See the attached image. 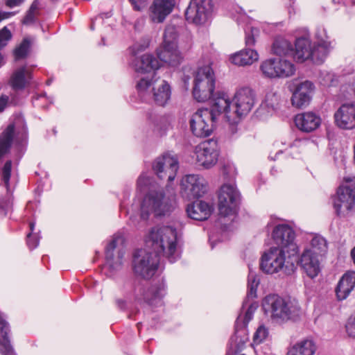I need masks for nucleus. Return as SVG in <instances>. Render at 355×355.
<instances>
[{
  "mask_svg": "<svg viewBox=\"0 0 355 355\" xmlns=\"http://www.w3.org/2000/svg\"><path fill=\"white\" fill-rule=\"evenodd\" d=\"M137 186L140 189L146 187L148 190L141 206V217L143 219H148L150 214L156 216H164L174 209L173 200L166 196L163 188L148 177L141 175L137 180Z\"/></svg>",
  "mask_w": 355,
  "mask_h": 355,
  "instance_id": "obj_1",
  "label": "nucleus"
},
{
  "mask_svg": "<svg viewBox=\"0 0 355 355\" xmlns=\"http://www.w3.org/2000/svg\"><path fill=\"white\" fill-rule=\"evenodd\" d=\"M146 243L157 255L166 257L171 263L180 257L178 252L177 231L170 226L153 227L146 238Z\"/></svg>",
  "mask_w": 355,
  "mask_h": 355,
  "instance_id": "obj_2",
  "label": "nucleus"
},
{
  "mask_svg": "<svg viewBox=\"0 0 355 355\" xmlns=\"http://www.w3.org/2000/svg\"><path fill=\"white\" fill-rule=\"evenodd\" d=\"M262 308L266 314L273 320L287 321L297 317L300 313L298 302L291 298H283L277 295L265 297Z\"/></svg>",
  "mask_w": 355,
  "mask_h": 355,
  "instance_id": "obj_3",
  "label": "nucleus"
},
{
  "mask_svg": "<svg viewBox=\"0 0 355 355\" xmlns=\"http://www.w3.org/2000/svg\"><path fill=\"white\" fill-rule=\"evenodd\" d=\"M284 249L272 247L261 256L260 260V269L266 274H275L281 270L290 274L294 272L295 266L292 260V253H288L286 259Z\"/></svg>",
  "mask_w": 355,
  "mask_h": 355,
  "instance_id": "obj_4",
  "label": "nucleus"
},
{
  "mask_svg": "<svg viewBox=\"0 0 355 355\" xmlns=\"http://www.w3.org/2000/svg\"><path fill=\"white\" fill-rule=\"evenodd\" d=\"M178 32L175 26L168 25L164 31L162 47L157 51L159 59L171 67L178 66L183 58L177 45Z\"/></svg>",
  "mask_w": 355,
  "mask_h": 355,
  "instance_id": "obj_5",
  "label": "nucleus"
},
{
  "mask_svg": "<svg viewBox=\"0 0 355 355\" xmlns=\"http://www.w3.org/2000/svg\"><path fill=\"white\" fill-rule=\"evenodd\" d=\"M159 257L153 252L146 249L135 250L132 258L134 273L143 279H150L158 269Z\"/></svg>",
  "mask_w": 355,
  "mask_h": 355,
  "instance_id": "obj_6",
  "label": "nucleus"
},
{
  "mask_svg": "<svg viewBox=\"0 0 355 355\" xmlns=\"http://www.w3.org/2000/svg\"><path fill=\"white\" fill-rule=\"evenodd\" d=\"M215 77L212 68L204 66L198 69L193 88V96L198 102H205L214 96Z\"/></svg>",
  "mask_w": 355,
  "mask_h": 355,
  "instance_id": "obj_7",
  "label": "nucleus"
},
{
  "mask_svg": "<svg viewBox=\"0 0 355 355\" xmlns=\"http://www.w3.org/2000/svg\"><path fill=\"white\" fill-rule=\"evenodd\" d=\"M332 200L336 214L339 217L347 216L355 206V178L346 186L340 187Z\"/></svg>",
  "mask_w": 355,
  "mask_h": 355,
  "instance_id": "obj_8",
  "label": "nucleus"
},
{
  "mask_svg": "<svg viewBox=\"0 0 355 355\" xmlns=\"http://www.w3.org/2000/svg\"><path fill=\"white\" fill-rule=\"evenodd\" d=\"M134 293L137 298L143 300L151 306L162 304V299L166 294V285L163 281L153 284L148 282H138L135 286Z\"/></svg>",
  "mask_w": 355,
  "mask_h": 355,
  "instance_id": "obj_9",
  "label": "nucleus"
},
{
  "mask_svg": "<svg viewBox=\"0 0 355 355\" xmlns=\"http://www.w3.org/2000/svg\"><path fill=\"white\" fill-rule=\"evenodd\" d=\"M260 70L265 78H286L295 73V67L293 63L286 59L270 58L261 62Z\"/></svg>",
  "mask_w": 355,
  "mask_h": 355,
  "instance_id": "obj_10",
  "label": "nucleus"
},
{
  "mask_svg": "<svg viewBox=\"0 0 355 355\" xmlns=\"http://www.w3.org/2000/svg\"><path fill=\"white\" fill-rule=\"evenodd\" d=\"M240 201V193L232 184H223L218 194V211L220 216L227 217L236 213Z\"/></svg>",
  "mask_w": 355,
  "mask_h": 355,
  "instance_id": "obj_11",
  "label": "nucleus"
},
{
  "mask_svg": "<svg viewBox=\"0 0 355 355\" xmlns=\"http://www.w3.org/2000/svg\"><path fill=\"white\" fill-rule=\"evenodd\" d=\"M259 33L257 28L250 27L245 30V45L248 48L241 50L230 58L232 63L239 66L250 65L259 59L257 52L251 49L255 43V37Z\"/></svg>",
  "mask_w": 355,
  "mask_h": 355,
  "instance_id": "obj_12",
  "label": "nucleus"
},
{
  "mask_svg": "<svg viewBox=\"0 0 355 355\" xmlns=\"http://www.w3.org/2000/svg\"><path fill=\"white\" fill-rule=\"evenodd\" d=\"M211 114L209 112V108H202L192 115L189 123L194 135L198 137H205L211 135L217 121Z\"/></svg>",
  "mask_w": 355,
  "mask_h": 355,
  "instance_id": "obj_13",
  "label": "nucleus"
},
{
  "mask_svg": "<svg viewBox=\"0 0 355 355\" xmlns=\"http://www.w3.org/2000/svg\"><path fill=\"white\" fill-rule=\"evenodd\" d=\"M295 232L288 225L280 224L275 227L272 233L274 242L279 249H284L287 253L295 255L298 252V247L294 242Z\"/></svg>",
  "mask_w": 355,
  "mask_h": 355,
  "instance_id": "obj_14",
  "label": "nucleus"
},
{
  "mask_svg": "<svg viewBox=\"0 0 355 355\" xmlns=\"http://www.w3.org/2000/svg\"><path fill=\"white\" fill-rule=\"evenodd\" d=\"M196 159L199 165L205 168L214 166L218 158V142L214 139H208L197 146L196 148Z\"/></svg>",
  "mask_w": 355,
  "mask_h": 355,
  "instance_id": "obj_15",
  "label": "nucleus"
},
{
  "mask_svg": "<svg viewBox=\"0 0 355 355\" xmlns=\"http://www.w3.org/2000/svg\"><path fill=\"white\" fill-rule=\"evenodd\" d=\"M206 183L200 175H187L181 182V194L189 200L200 198L206 192Z\"/></svg>",
  "mask_w": 355,
  "mask_h": 355,
  "instance_id": "obj_16",
  "label": "nucleus"
},
{
  "mask_svg": "<svg viewBox=\"0 0 355 355\" xmlns=\"http://www.w3.org/2000/svg\"><path fill=\"white\" fill-rule=\"evenodd\" d=\"M178 168V159L168 154L157 157L153 164L157 177L161 180L167 179L169 182L175 179Z\"/></svg>",
  "mask_w": 355,
  "mask_h": 355,
  "instance_id": "obj_17",
  "label": "nucleus"
},
{
  "mask_svg": "<svg viewBox=\"0 0 355 355\" xmlns=\"http://www.w3.org/2000/svg\"><path fill=\"white\" fill-rule=\"evenodd\" d=\"M210 0H191L185 11L187 21L196 24H201L206 21L209 13Z\"/></svg>",
  "mask_w": 355,
  "mask_h": 355,
  "instance_id": "obj_18",
  "label": "nucleus"
},
{
  "mask_svg": "<svg viewBox=\"0 0 355 355\" xmlns=\"http://www.w3.org/2000/svg\"><path fill=\"white\" fill-rule=\"evenodd\" d=\"M175 0H153L148 10L150 20L155 24L163 23L172 12Z\"/></svg>",
  "mask_w": 355,
  "mask_h": 355,
  "instance_id": "obj_19",
  "label": "nucleus"
},
{
  "mask_svg": "<svg viewBox=\"0 0 355 355\" xmlns=\"http://www.w3.org/2000/svg\"><path fill=\"white\" fill-rule=\"evenodd\" d=\"M254 98L255 94L251 88L245 87L238 89L234 95L235 113L239 116L247 114L254 106Z\"/></svg>",
  "mask_w": 355,
  "mask_h": 355,
  "instance_id": "obj_20",
  "label": "nucleus"
},
{
  "mask_svg": "<svg viewBox=\"0 0 355 355\" xmlns=\"http://www.w3.org/2000/svg\"><path fill=\"white\" fill-rule=\"evenodd\" d=\"M315 90L314 84L309 80L299 83L291 97L292 105L297 108L306 107L311 102Z\"/></svg>",
  "mask_w": 355,
  "mask_h": 355,
  "instance_id": "obj_21",
  "label": "nucleus"
},
{
  "mask_svg": "<svg viewBox=\"0 0 355 355\" xmlns=\"http://www.w3.org/2000/svg\"><path fill=\"white\" fill-rule=\"evenodd\" d=\"M231 98L225 92H217L213 96V103L209 109L213 118L218 121L219 117L223 116L227 121H230Z\"/></svg>",
  "mask_w": 355,
  "mask_h": 355,
  "instance_id": "obj_22",
  "label": "nucleus"
},
{
  "mask_svg": "<svg viewBox=\"0 0 355 355\" xmlns=\"http://www.w3.org/2000/svg\"><path fill=\"white\" fill-rule=\"evenodd\" d=\"M131 66L137 76L139 74L155 75L159 68V60L151 54H144L140 58H135Z\"/></svg>",
  "mask_w": 355,
  "mask_h": 355,
  "instance_id": "obj_23",
  "label": "nucleus"
},
{
  "mask_svg": "<svg viewBox=\"0 0 355 355\" xmlns=\"http://www.w3.org/2000/svg\"><path fill=\"white\" fill-rule=\"evenodd\" d=\"M336 125L343 129H353L355 128V104L344 103L334 114Z\"/></svg>",
  "mask_w": 355,
  "mask_h": 355,
  "instance_id": "obj_24",
  "label": "nucleus"
},
{
  "mask_svg": "<svg viewBox=\"0 0 355 355\" xmlns=\"http://www.w3.org/2000/svg\"><path fill=\"white\" fill-rule=\"evenodd\" d=\"M123 243V238L122 236H114L105 248L106 264L108 265L111 269L117 270L122 265L125 251L123 249H119L117 258L115 261L114 260V251L119 247V244L122 245Z\"/></svg>",
  "mask_w": 355,
  "mask_h": 355,
  "instance_id": "obj_25",
  "label": "nucleus"
},
{
  "mask_svg": "<svg viewBox=\"0 0 355 355\" xmlns=\"http://www.w3.org/2000/svg\"><path fill=\"white\" fill-rule=\"evenodd\" d=\"M297 128L305 132H311L316 130L321 123L320 117L312 112L298 114L295 116Z\"/></svg>",
  "mask_w": 355,
  "mask_h": 355,
  "instance_id": "obj_26",
  "label": "nucleus"
},
{
  "mask_svg": "<svg viewBox=\"0 0 355 355\" xmlns=\"http://www.w3.org/2000/svg\"><path fill=\"white\" fill-rule=\"evenodd\" d=\"M136 81V91L137 96L142 102L148 103L152 101L153 85L156 82L155 75H145L144 77L139 78Z\"/></svg>",
  "mask_w": 355,
  "mask_h": 355,
  "instance_id": "obj_27",
  "label": "nucleus"
},
{
  "mask_svg": "<svg viewBox=\"0 0 355 355\" xmlns=\"http://www.w3.org/2000/svg\"><path fill=\"white\" fill-rule=\"evenodd\" d=\"M318 255L313 254L311 251H304L299 259L300 264L307 276L313 279L320 272V264Z\"/></svg>",
  "mask_w": 355,
  "mask_h": 355,
  "instance_id": "obj_28",
  "label": "nucleus"
},
{
  "mask_svg": "<svg viewBox=\"0 0 355 355\" xmlns=\"http://www.w3.org/2000/svg\"><path fill=\"white\" fill-rule=\"evenodd\" d=\"M213 210V207L211 205L202 200L188 205L186 209L188 216L196 220L208 219Z\"/></svg>",
  "mask_w": 355,
  "mask_h": 355,
  "instance_id": "obj_29",
  "label": "nucleus"
},
{
  "mask_svg": "<svg viewBox=\"0 0 355 355\" xmlns=\"http://www.w3.org/2000/svg\"><path fill=\"white\" fill-rule=\"evenodd\" d=\"M355 287V272L345 273L336 288L337 299L340 301L345 300Z\"/></svg>",
  "mask_w": 355,
  "mask_h": 355,
  "instance_id": "obj_30",
  "label": "nucleus"
},
{
  "mask_svg": "<svg viewBox=\"0 0 355 355\" xmlns=\"http://www.w3.org/2000/svg\"><path fill=\"white\" fill-rule=\"evenodd\" d=\"M152 100L159 106H164L169 101L171 96V86L167 81L162 80L153 88Z\"/></svg>",
  "mask_w": 355,
  "mask_h": 355,
  "instance_id": "obj_31",
  "label": "nucleus"
},
{
  "mask_svg": "<svg viewBox=\"0 0 355 355\" xmlns=\"http://www.w3.org/2000/svg\"><path fill=\"white\" fill-rule=\"evenodd\" d=\"M313 46L309 38L305 37L297 38L295 41V49H293V57L300 62L309 60L311 55L310 52Z\"/></svg>",
  "mask_w": 355,
  "mask_h": 355,
  "instance_id": "obj_32",
  "label": "nucleus"
},
{
  "mask_svg": "<svg viewBox=\"0 0 355 355\" xmlns=\"http://www.w3.org/2000/svg\"><path fill=\"white\" fill-rule=\"evenodd\" d=\"M9 331L8 323L0 313V353L2 355H16L8 336Z\"/></svg>",
  "mask_w": 355,
  "mask_h": 355,
  "instance_id": "obj_33",
  "label": "nucleus"
},
{
  "mask_svg": "<svg viewBox=\"0 0 355 355\" xmlns=\"http://www.w3.org/2000/svg\"><path fill=\"white\" fill-rule=\"evenodd\" d=\"M316 349L313 340L305 339L289 348L286 355H314Z\"/></svg>",
  "mask_w": 355,
  "mask_h": 355,
  "instance_id": "obj_34",
  "label": "nucleus"
},
{
  "mask_svg": "<svg viewBox=\"0 0 355 355\" xmlns=\"http://www.w3.org/2000/svg\"><path fill=\"white\" fill-rule=\"evenodd\" d=\"M15 135V125L9 124L0 133V160L10 152Z\"/></svg>",
  "mask_w": 355,
  "mask_h": 355,
  "instance_id": "obj_35",
  "label": "nucleus"
},
{
  "mask_svg": "<svg viewBox=\"0 0 355 355\" xmlns=\"http://www.w3.org/2000/svg\"><path fill=\"white\" fill-rule=\"evenodd\" d=\"M272 52L277 56H293V46L291 42L283 38L277 37L272 46Z\"/></svg>",
  "mask_w": 355,
  "mask_h": 355,
  "instance_id": "obj_36",
  "label": "nucleus"
},
{
  "mask_svg": "<svg viewBox=\"0 0 355 355\" xmlns=\"http://www.w3.org/2000/svg\"><path fill=\"white\" fill-rule=\"evenodd\" d=\"M26 76L28 78H31V73L27 71L26 67L17 69L10 77V86L15 90L23 89L27 83Z\"/></svg>",
  "mask_w": 355,
  "mask_h": 355,
  "instance_id": "obj_37",
  "label": "nucleus"
},
{
  "mask_svg": "<svg viewBox=\"0 0 355 355\" xmlns=\"http://www.w3.org/2000/svg\"><path fill=\"white\" fill-rule=\"evenodd\" d=\"M329 46L330 43L324 40H321L318 44H314L309 59L315 64H321L328 54Z\"/></svg>",
  "mask_w": 355,
  "mask_h": 355,
  "instance_id": "obj_38",
  "label": "nucleus"
},
{
  "mask_svg": "<svg viewBox=\"0 0 355 355\" xmlns=\"http://www.w3.org/2000/svg\"><path fill=\"white\" fill-rule=\"evenodd\" d=\"M304 251H311L315 255L322 256L327 251V241L320 236H315L311 239V248L304 250Z\"/></svg>",
  "mask_w": 355,
  "mask_h": 355,
  "instance_id": "obj_39",
  "label": "nucleus"
},
{
  "mask_svg": "<svg viewBox=\"0 0 355 355\" xmlns=\"http://www.w3.org/2000/svg\"><path fill=\"white\" fill-rule=\"evenodd\" d=\"M40 1L39 0H34L29 9L26 12L25 16L21 20V23L24 25L28 26L34 24L37 16L40 15Z\"/></svg>",
  "mask_w": 355,
  "mask_h": 355,
  "instance_id": "obj_40",
  "label": "nucleus"
},
{
  "mask_svg": "<svg viewBox=\"0 0 355 355\" xmlns=\"http://www.w3.org/2000/svg\"><path fill=\"white\" fill-rule=\"evenodd\" d=\"M258 305L257 303H250L245 311L244 316H242L241 314L238 316L236 320V329H237L240 326L246 327L248 325V322L252 320L254 313Z\"/></svg>",
  "mask_w": 355,
  "mask_h": 355,
  "instance_id": "obj_41",
  "label": "nucleus"
},
{
  "mask_svg": "<svg viewBox=\"0 0 355 355\" xmlns=\"http://www.w3.org/2000/svg\"><path fill=\"white\" fill-rule=\"evenodd\" d=\"M31 42L29 38L25 37L18 46L14 50V55L16 60L25 58L30 51Z\"/></svg>",
  "mask_w": 355,
  "mask_h": 355,
  "instance_id": "obj_42",
  "label": "nucleus"
},
{
  "mask_svg": "<svg viewBox=\"0 0 355 355\" xmlns=\"http://www.w3.org/2000/svg\"><path fill=\"white\" fill-rule=\"evenodd\" d=\"M259 284V279L256 274L252 271L249 267V275L248 279V291L247 294L248 298H254L257 296V289Z\"/></svg>",
  "mask_w": 355,
  "mask_h": 355,
  "instance_id": "obj_43",
  "label": "nucleus"
},
{
  "mask_svg": "<svg viewBox=\"0 0 355 355\" xmlns=\"http://www.w3.org/2000/svg\"><path fill=\"white\" fill-rule=\"evenodd\" d=\"M12 211V198L10 194L5 198H0V216H6Z\"/></svg>",
  "mask_w": 355,
  "mask_h": 355,
  "instance_id": "obj_44",
  "label": "nucleus"
},
{
  "mask_svg": "<svg viewBox=\"0 0 355 355\" xmlns=\"http://www.w3.org/2000/svg\"><path fill=\"white\" fill-rule=\"evenodd\" d=\"M12 161L8 160L4 164L1 170L2 180L6 186L7 191L10 186V179L11 176Z\"/></svg>",
  "mask_w": 355,
  "mask_h": 355,
  "instance_id": "obj_45",
  "label": "nucleus"
},
{
  "mask_svg": "<svg viewBox=\"0 0 355 355\" xmlns=\"http://www.w3.org/2000/svg\"><path fill=\"white\" fill-rule=\"evenodd\" d=\"M35 228V223H30L31 232L27 234L26 243L31 250H33L37 247L40 238L37 234H33Z\"/></svg>",
  "mask_w": 355,
  "mask_h": 355,
  "instance_id": "obj_46",
  "label": "nucleus"
},
{
  "mask_svg": "<svg viewBox=\"0 0 355 355\" xmlns=\"http://www.w3.org/2000/svg\"><path fill=\"white\" fill-rule=\"evenodd\" d=\"M280 102V96L276 92H268L265 98V103L268 107L275 110Z\"/></svg>",
  "mask_w": 355,
  "mask_h": 355,
  "instance_id": "obj_47",
  "label": "nucleus"
},
{
  "mask_svg": "<svg viewBox=\"0 0 355 355\" xmlns=\"http://www.w3.org/2000/svg\"><path fill=\"white\" fill-rule=\"evenodd\" d=\"M268 336V329L265 326L261 325L258 327L256 332L254 333L253 340L256 344H259L265 340Z\"/></svg>",
  "mask_w": 355,
  "mask_h": 355,
  "instance_id": "obj_48",
  "label": "nucleus"
},
{
  "mask_svg": "<svg viewBox=\"0 0 355 355\" xmlns=\"http://www.w3.org/2000/svg\"><path fill=\"white\" fill-rule=\"evenodd\" d=\"M11 37L12 34L6 26L0 30V50L7 45Z\"/></svg>",
  "mask_w": 355,
  "mask_h": 355,
  "instance_id": "obj_49",
  "label": "nucleus"
},
{
  "mask_svg": "<svg viewBox=\"0 0 355 355\" xmlns=\"http://www.w3.org/2000/svg\"><path fill=\"white\" fill-rule=\"evenodd\" d=\"M345 327L348 335L355 338V315L349 318Z\"/></svg>",
  "mask_w": 355,
  "mask_h": 355,
  "instance_id": "obj_50",
  "label": "nucleus"
},
{
  "mask_svg": "<svg viewBox=\"0 0 355 355\" xmlns=\"http://www.w3.org/2000/svg\"><path fill=\"white\" fill-rule=\"evenodd\" d=\"M25 0H6L5 2L6 6L9 8H12L21 6Z\"/></svg>",
  "mask_w": 355,
  "mask_h": 355,
  "instance_id": "obj_51",
  "label": "nucleus"
},
{
  "mask_svg": "<svg viewBox=\"0 0 355 355\" xmlns=\"http://www.w3.org/2000/svg\"><path fill=\"white\" fill-rule=\"evenodd\" d=\"M9 101V97L7 95L2 94L0 96V112H2L6 107Z\"/></svg>",
  "mask_w": 355,
  "mask_h": 355,
  "instance_id": "obj_52",
  "label": "nucleus"
},
{
  "mask_svg": "<svg viewBox=\"0 0 355 355\" xmlns=\"http://www.w3.org/2000/svg\"><path fill=\"white\" fill-rule=\"evenodd\" d=\"M130 2L133 6L135 10H141V0H130Z\"/></svg>",
  "mask_w": 355,
  "mask_h": 355,
  "instance_id": "obj_53",
  "label": "nucleus"
},
{
  "mask_svg": "<svg viewBox=\"0 0 355 355\" xmlns=\"http://www.w3.org/2000/svg\"><path fill=\"white\" fill-rule=\"evenodd\" d=\"M327 78L328 80H322L320 81L321 84H322L324 86H328L331 84V83L332 82L333 80V76L330 73H327Z\"/></svg>",
  "mask_w": 355,
  "mask_h": 355,
  "instance_id": "obj_54",
  "label": "nucleus"
},
{
  "mask_svg": "<svg viewBox=\"0 0 355 355\" xmlns=\"http://www.w3.org/2000/svg\"><path fill=\"white\" fill-rule=\"evenodd\" d=\"M14 15V12H0V16L2 20L9 18L12 15Z\"/></svg>",
  "mask_w": 355,
  "mask_h": 355,
  "instance_id": "obj_55",
  "label": "nucleus"
},
{
  "mask_svg": "<svg viewBox=\"0 0 355 355\" xmlns=\"http://www.w3.org/2000/svg\"><path fill=\"white\" fill-rule=\"evenodd\" d=\"M116 303L121 309L124 308L125 302L123 300H117Z\"/></svg>",
  "mask_w": 355,
  "mask_h": 355,
  "instance_id": "obj_56",
  "label": "nucleus"
},
{
  "mask_svg": "<svg viewBox=\"0 0 355 355\" xmlns=\"http://www.w3.org/2000/svg\"><path fill=\"white\" fill-rule=\"evenodd\" d=\"M44 98V96H43V95H40V96H38L37 97L34 98V99H33V103H34V104H35V103H36V102H37V101H39V100H40V99H42V98Z\"/></svg>",
  "mask_w": 355,
  "mask_h": 355,
  "instance_id": "obj_57",
  "label": "nucleus"
},
{
  "mask_svg": "<svg viewBox=\"0 0 355 355\" xmlns=\"http://www.w3.org/2000/svg\"><path fill=\"white\" fill-rule=\"evenodd\" d=\"M351 256L355 264V247L352 249L351 252Z\"/></svg>",
  "mask_w": 355,
  "mask_h": 355,
  "instance_id": "obj_58",
  "label": "nucleus"
},
{
  "mask_svg": "<svg viewBox=\"0 0 355 355\" xmlns=\"http://www.w3.org/2000/svg\"><path fill=\"white\" fill-rule=\"evenodd\" d=\"M4 61H3V57L1 53H0V67H1L3 64H4Z\"/></svg>",
  "mask_w": 355,
  "mask_h": 355,
  "instance_id": "obj_59",
  "label": "nucleus"
},
{
  "mask_svg": "<svg viewBox=\"0 0 355 355\" xmlns=\"http://www.w3.org/2000/svg\"><path fill=\"white\" fill-rule=\"evenodd\" d=\"M247 305V302H244L243 304V309Z\"/></svg>",
  "mask_w": 355,
  "mask_h": 355,
  "instance_id": "obj_60",
  "label": "nucleus"
},
{
  "mask_svg": "<svg viewBox=\"0 0 355 355\" xmlns=\"http://www.w3.org/2000/svg\"><path fill=\"white\" fill-rule=\"evenodd\" d=\"M160 120H161V121H166V120H165V119H164V118H162H162H160Z\"/></svg>",
  "mask_w": 355,
  "mask_h": 355,
  "instance_id": "obj_61",
  "label": "nucleus"
},
{
  "mask_svg": "<svg viewBox=\"0 0 355 355\" xmlns=\"http://www.w3.org/2000/svg\"><path fill=\"white\" fill-rule=\"evenodd\" d=\"M51 83V81L50 80H48L47 81V84L49 85Z\"/></svg>",
  "mask_w": 355,
  "mask_h": 355,
  "instance_id": "obj_62",
  "label": "nucleus"
},
{
  "mask_svg": "<svg viewBox=\"0 0 355 355\" xmlns=\"http://www.w3.org/2000/svg\"><path fill=\"white\" fill-rule=\"evenodd\" d=\"M353 3L355 4V0H353Z\"/></svg>",
  "mask_w": 355,
  "mask_h": 355,
  "instance_id": "obj_63",
  "label": "nucleus"
}]
</instances>
